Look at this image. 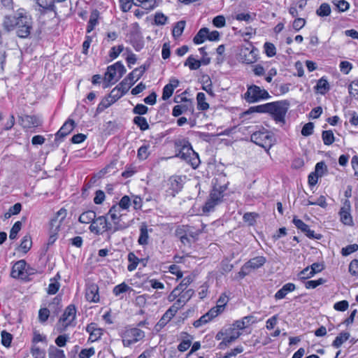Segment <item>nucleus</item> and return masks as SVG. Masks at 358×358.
<instances>
[{
  "mask_svg": "<svg viewBox=\"0 0 358 358\" xmlns=\"http://www.w3.org/2000/svg\"><path fill=\"white\" fill-rule=\"evenodd\" d=\"M2 25L8 31L15 29L16 34L20 38H27L32 29V20L27 13L20 9L13 15H6Z\"/></svg>",
  "mask_w": 358,
  "mask_h": 358,
  "instance_id": "obj_1",
  "label": "nucleus"
},
{
  "mask_svg": "<svg viewBox=\"0 0 358 358\" xmlns=\"http://www.w3.org/2000/svg\"><path fill=\"white\" fill-rule=\"evenodd\" d=\"M176 145L180 148L176 157L186 162L193 169H196L200 164V159L198 154L192 149L190 143L187 141L182 140L176 141Z\"/></svg>",
  "mask_w": 358,
  "mask_h": 358,
  "instance_id": "obj_2",
  "label": "nucleus"
},
{
  "mask_svg": "<svg viewBox=\"0 0 358 358\" xmlns=\"http://www.w3.org/2000/svg\"><path fill=\"white\" fill-rule=\"evenodd\" d=\"M76 308L74 305H69L61 317L55 325V329L58 333L66 331L70 327H74L76 325Z\"/></svg>",
  "mask_w": 358,
  "mask_h": 358,
  "instance_id": "obj_3",
  "label": "nucleus"
},
{
  "mask_svg": "<svg viewBox=\"0 0 358 358\" xmlns=\"http://www.w3.org/2000/svg\"><path fill=\"white\" fill-rule=\"evenodd\" d=\"M250 141L256 145L264 148L266 151H268L274 144L273 134L263 127L252 134Z\"/></svg>",
  "mask_w": 358,
  "mask_h": 358,
  "instance_id": "obj_4",
  "label": "nucleus"
},
{
  "mask_svg": "<svg viewBox=\"0 0 358 358\" xmlns=\"http://www.w3.org/2000/svg\"><path fill=\"white\" fill-rule=\"evenodd\" d=\"M269 113L276 123L284 124L285 123V115L287 113L289 103L284 100L271 102Z\"/></svg>",
  "mask_w": 358,
  "mask_h": 358,
  "instance_id": "obj_5",
  "label": "nucleus"
},
{
  "mask_svg": "<svg viewBox=\"0 0 358 358\" xmlns=\"http://www.w3.org/2000/svg\"><path fill=\"white\" fill-rule=\"evenodd\" d=\"M244 97L247 102L255 103L262 99H267L270 97V95L265 90L256 85H252L248 88Z\"/></svg>",
  "mask_w": 358,
  "mask_h": 358,
  "instance_id": "obj_6",
  "label": "nucleus"
},
{
  "mask_svg": "<svg viewBox=\"0 0 358 358\" xmlns=\"http://www.w3.org/2000/svg\"><path fill=\"white\" fill-rule=\"evenodd\" d=\"M102 80L103 88H107L116 83L126 72L125 69H107Z\"/></svg>",
  "mask_w": 358,
  "mask_h": 358,
  "instance_id": "obj_7",
  "label": "nucleus"
},
{
  "mask_svg": "<svg viewBox=\"0 0 358 358\" xmlns=\"http://www.w3.org/2000/svg\"><path fill=\"white\" fill-rule=\"evenodd\" d=\"M145 337V333L140 329L132 328L124 331L122 336V343L124 347L137 343Z\"/></svg>",
  "mask_w": 358,
  "mask_h": 358,
  "instance_id": "obj_8",
  "label": "nucleus"
},
{
  "mask_svg": "<svg viewBox=\"0 0 358 358\" xmlns=\"http://www.w3.org/2000/svg\"><path fill=\"white\" fill-rule=\"evenodd\" d=\"M258 50L252 45L244 47L240 52V59L243 63L251 64L257 60Z\"/></svg>",
  "mask_w": 358,
  "mask_h": 358,
  "instance_id": "obj_9",
  "label": "nucleus"
},
{
  "mask_svg": "<svg viewBox=\"0 0 358 358\" xmlns=\"http://www.w3.org/2000/svg\"><path fill=\"white\" fill-rule=\"evenodd\" d=\"M108 229L107 220L104 216H100L91 222V232L99 234L107 231Z\"/></svg>",
  "mask_w": 358,
  "mask_h": 358,
  "instance_id": "obj_10",
  "label": "nucleus"
},
{
  "mask_svg": "<svg viewBox=\"0 0 358 358\" xmlns=\"http://www.w3.org/2000/svg\"><path fill=\"white\" fill-rule=\"evenodd\" d=\"M20 123L24 128L31 129L40 126L41 121L34 115H24L20 117Z\"/></svg>",
  "mask_w": 358,
  "mask_h": 358,
  "instance_id": "obj_11",
  "label": "nucleus"
},
{
  "mask_svg": "<svg viewBox=\"0 0 358 358\" xmlns=\"http://www.w3.org/2000/svg\"><path fill=\"white\" fill-rule=\"evenodd\" d=\"M343 206L341 208L339 214L341 222L346 225H352L353 224L352 217L350 213V202L346 199L344 201Z\"/></svg>",
  "mask_w": 358,
  "mask_h": 358,
  "instance_id": "obj_12",
  "label": "nucleus"
},
{
  "mask_svg": "<svg viewBox=\"0 0 358 358\" xmlns=\"http://www.w3.org/2000/svg\"><path fill=\"white\" fill-rule=\"evenodd\" d=\"M26 262L20 260L12 268L11 276L14 278H23L24 277Z\"/></svg>",
  "mask_w": 358,
  "mask_h": 358,
  "instance_id": "obj_13",
  "label": "nucleus"
},
{
  "mask_svg": "<svg viewBox=\"0 0 358 358\" xmlns=\"http://www.w3.org/2000/svg\"><path fill=\"white\" fill-rule=\"evenodd\" d=\"M122 210L120 209L117 206L113 205L109 210L108 215L110 217L111 221L116 225V229L120 227V220L123 214L121 213Z\"/></svg>",
  "mask_w": 358,
  "mask_h": 358,
  "instance_id": "obj_14",
  "label": "nucleus"
},
{
  "mask_svg": "<svg viewBox=\"0 0 358 358\" xmlns=\"http://www.w3.org/2000/svg\"><path fill=\"white\" fill-rule=\"evenodd\" d=\"M134 5L141 7L148 13L158 6L157 0H132Z\"/></svg>",
  "mask_w": 358,
  "mask_h": 358,
  "instance_id": "obj_15",
  "label": "nucleus"
},
{
  "mask_svg": "<svg viewBox=\"0 0 358 358\" xmlns=\"http://www.w3.org/2000/svg\"><path fill=\"white\" fill-rule=\"evenodd\" d=\"M75 127V122L73 120H67L64 124L62 126L60 129L56 134L57 138H64L69 135L73 129Z\"/></svg>",
  "mask_w": 358,
  "mask_h": 358,
  "instance_id": "obj_16",
  "label": "nucleus"
},
{
  "mask_svg": "<svg viewBox=\"0 0 358 358\" xmlns=\"http://www.w3.org/2000/svg\"><path fill=\"white\" fill-rule=\"evenodd\" d=\"M255 322H256L255 317L253 315H248L243 317L241 320L235 321L233 327H236L239 330H243Z\"/></svg>",
  "mask_w": 358,
  "mask_h": 358,
  "instance_id": "obj_17",
  "label": "nucleus"
},
{
  "mask_svg": "<svg viewBox=\"0 0 358 358\" xmlns=\"http://www.w3.org/2000/svg\"><path fill=\"white\" fill-rule=\"evenodd\" d=\"M169 189L171 190V194L175 196L182 188V180L180 177L172 176L169 180Z\"/></svg>",
  "mask_w": 358,
  "mask_h": 358,
  "instance_id": "obj_18",
  "label": "nucleus"
},
{
  "mask_svg": "<svg viewBox=\"0 0 358 358\" xmlns=\"http://www.w3.org/2000/svg\"><path fill=\"white\" fill-rule=\"evenodd\" d=\"M181 232V235L184 236L191 237L192 239H195L198 236V233L194 230V229L188 225H182L178 227L176 230V235L179 236V233Z\"/></svg>",
  "mask_w": 358,
  "mask_h": 358,
  "instance_id": "obj_19",
  "label": "nucleus"
},
{
  "mask_svg": "<svg viewBox=\"0 0 358 358\" xmlns=\"http://www.w3.org/2000/svg\"><path fill=\"white\" fill-rule=\"evenodd\" d=\"M296 289V286L294 283L288 282L284 285L281 289H280L275 294V298L277 300L284 299L286 295L294 291Z\"/></svg>",
  "mask_w": 358,
  "mask_h": 358,
  "instance_id": "obj_20",
  "label": "nucleus"
},
{
  "mask_svg": "<svg viewBox=\"0 0 358 358\" xmlns=\"http://www.w3.org/2000/svg\"><path fill=\"white\" fill-rule=\"evenodd\" d=\"M266 258L263 256L255 257L245 263L249 269H257L266 263Z\"/></svg>",
  "mask_w": 358,
  "mask_h": 358,
  "instance_id": "obj_21",
  "label": "nucleus"
},
{
  "mask_svg": "<svg viewBox=\"0 0 358 358\" xmlns=\"http://www.w3.org/2000/svg\"><path fill=\"white\" fill-rule=\"evenodd\" d=\"M67 212L64 208H61L56 214V216L51 220L50 226L60 228L61 223L66 217Z\"/></svg>",
  "mask_w": 358,
  "mask_h": 358,
  "instance_id": "obj_22",
  "label": "nucleus"
},
{
  "mask_svg": "<svg viewBox=\"0 0 358 358\" xmlns=\"http://www.w3.org/2000/svg\"><path fill=\"white\" fill-rule=\"evenodd\" d=\"M208 40V28L203 27L199 30L193 38V42L196 45L203 43Z\"/></svg>",
  "mask_w": 358,
  "mask_h": 358,
  "instance_id": "obj_23",
  "label": "nucleus"
},
{
  "mask_svg": "<svg viewBox=\"0 0 358 358\" xmlns=\"http://www.w3.org/2000/svg\"><path fill=\"white\" fill-rule=\"evenodd\" d=\"M194 294V291L192 289H189L185 292H180L176 302L183 306L192 297Z\"/></svg>",
  "mask_w": 358,
  "mask_h": 358,
  "instance_id": "obj_24",
  "label": "nucleus"
},
{
  "mask_svg": "<svg viewBox=\"0 0 358 358\" xmlns=\"http://www.w3.org/2000/svg\"><path fill=\"white\" fill-rule=\"evenodd\" d=\"M271 103H267L262 105L250 107L247 111L244 113L245 115L252 113H269Z\"/></svg>",
  "mask_w": 358,
  "mask_h": 358,
  "instance_id": "obj_25",
  "label": "nucleus"
},
{
  "mask_svg": "<svg viewBox=\"0 0 358 358\" xmlns=\"http://www.w3.org/2000/svg\"><path fill=\"white\" fill-rule=\"evenodd\" d=\"M350 335L348 332H341L337 336L332 343V346L336 348L341 347L343 343L348 341Z\"/></svg>",
  "mask_w": 358,
  "mask_h": 358,
  "instance_id": "obj_26",
  "label": "nucleus"
},
{
  "mask_svg": "<svg viewBox=\"0 0 358 358\" xmlns=\"http://www.w3.org/2000/svg\"><path fill=\"white\" fill-rule=\"evenodd\" d=\"M148 228L145 224H143L141 227L140 229V236L138 239V243L141 245H145L148 243Z\"/></svg>",
  "mask_w": 358,
  "mask_h": 358,
  "instance_id": "obj_27",
  "label": "nucleus"
},
{
  "mask_svg": "<svg viewBox=\"0 0 358 358\" xmlns=\"http://www.w3.org/2000/svg\"><path fill=\"white\" fill-rule=\"evenodd\" d=\"M197 108L200 110H206L209 104L206 101V95L203 92H199L196 95Z\"/></svg>",
  "mask_w": 358,
  "mask_h": 358,
  "instance_id": "obj_28",
  "label": "nucleus"
},
{
  "mask_svg": "<svg viewBox=\"0 0 358 358\" xmlns=\"http://www.w3.org/2000/svg\"><path fill=\"white\" fill-rule=\"evenodd\" d=\"M315 88L318 93L324 94L329 90V84L326 79L322 78L317 81Z\"/></svg>",
  "mask_w": 358,
  "mask_h": 358,
  "instance_id": "obj_29",
  "label": "nucleus"
},
{
  "mask_svg": "<svg viewBox=\"0 0 358 358\" xmlns=\"http://www.w3.org/2000/svg\"><path fill=\"white\" fill-rule=\"evenodd\" d=\"M48 357L49 358H66L64 350L54 345H50L48 348Z\"/></svg>",
  "mask_w": 358,
  "mask_h": 358,
  "instance_id": "obj_30",
  "label": "nucleus"
},
{
  "mask_svg": "<svg viewBox=\"0 0 358 358\" xmlns=\"http://www.w3.org/2000/svg\"><path fill=\"white\" fill-rule=\"evenodd\" d=\"M185 27V22L183 20L178 22L173 27L172 34L173 38H179L183 33Z\"/></svg>",
  "mask_w": 358,
  "mask_h": 358,
  "instance_id": "obj_31",
  "label": "nucleus"
},
{
  "mask_svg": "<svg viewBox=\"0 0 358 358\" xmlns=\"http://www.w3.org/2000/svg\"><path fill=\"white\" fill-rule=\"evenodd\" d=\"M200 82L203 85V90L208 93L212 94V82L210 76L208 75L201 76Z\"/></svg>",
  "mask_w": 358,
  "mask_h": 358,
  "instance_id": "obj_32",
  "label": "nucleus"
},
{
  "mask_svg": "<svg viewBox=\"0 0 358 358\" xmlns=\"http://www.w3.org/2000/svg\"><path fill=\"white\" fill-rule=\"evenodd\" d=\"M132 289L131 287L127 285L126 283L122 282L120 285H117L114 287L113 289V293L115 296H119L121 294L125 293L128 291H131Z\"/></svg>",
  "mask_w": 358,
  "mask_h": 358,
  "instance_id": "obj_33",
  "label": "nucleus"
},
{
  "mask_svg": "<svg viewBox=\"0 0 358 358\" xmlns=\"http://www.w3.org/2000/svg\"><path fill=\"white\" fill-rule=\"evenodd\" d=\"M31 245L32 241L31 236L26 235L22 239L20 248L24 253H27L31 248Z\"/></svg>",
  "mask_w": 358,
  "mask_h": 358,
  "instance_id": "obj_34",
  "label": "nucleus"
},
{
  "mask_svg": "<svg viewBox=\"0 0 358 358\" xmlns=\"http://www.w3.org/2000/svg\"><path fill=\"white\" fill-rule=\"evenodd\" d=\"M322 138L324 144L326 145H331L335 141L334 135L331 130L323 131Z\"/></svg>",
  "mask_w": 358,
  "mask_h": 358,
  "instance_id": "obj_35",
  "label": "nucleus"
},
{
  "mask_svg": "<svg viewBox=\"0 0 358 358\" xmlns=\"http://www.w3.org/2000/svg\"><path fill=\"white\" fill-rule=\"evenodd\" d=\"M133 122L137 125L141 130L145 131L149 129V124L147 120L141 116H136L133 120Z\"/></svg>",
  "mask_w": 358,
  "mask_h": 358,
  "instance_id": "obj_36",
  "label": "nucleus"
},
{
  "mask_svg": "<svg viewBox=\"0 0 358 358\" xmlns=\"http://www.w3.org/2000/svg\"><path fill=\"white\" fill-rule=\"evenodd\" d=\"M128 261L129 262V264L127 266V269L129 271H133L136 268L140 259L134 255V253L129 252L128 255Z\"/></svg>",
  "mask_w": 358,
  "mask_h": 358,
  "instance_id": "obj_37",
  "label": "nucleus"
},
{
  "mask_svg": "<svg viewBox=\"0 0 358 358\" xmlns=\"http://www.w3.org/2000/svg\"><path fill=\"white\" fill-rule=\"evenodd\" d=\"M103 334V329L97 328L95 324L91 323V343L98 341Z\"/></svg>",
  "mask_w": 358,
  "mask_h": 358,
  "instance_id": "obj_38",
  "label": "nucleus"
},
{
  "mask_svg": "<svg viewBox=\"0 0 358 358\" xmlns=\"http://www.w3.org/2000/svg\"><path fill=\"white\" fill-rule=\"evenodd\" d=\"M331 10L330 6L327 3H323L316 10V13L320 17H327L331 14Z\"/></svg>",
  "mask_w": 358,
  "mask_h": 358,
  "instance_id": "obj_39",
  "label": "nucleus"
},
{
  "mask_svg": "<svg viewBox=\"0 0 358 358\" xmlns=\"http://www.w3.org/2000/svg\"><path fill=\"white\" fill-rule=\"evenodd\" d=\"M124 94H125L123 92H122L121 89L116 86L110 92L108 98H110V99L112 100L113 103H115L119 99H120Z\"/></svg>",
  "mask_w": 358,
  "mask_h": 358,
  "instance_id": "obj_40",
  "label": "nucleus"
},
{
  "mask_svg": "<svg viewBox=\"0 0 358 358\" xmlns=\"http://www.w3.org/2000/svg\"><path fill=\"white\" fill-rule=\"evenodd\" d=\"M141 69H134V70L126 77L132 85H134L143 74V71Z\"/></svg>",
  "mask_w": 358,
  "mask_h": 358,
  "instance_id": "obj_41",
  "label": "nucleus"
},
{
  "mask_svg": "<svg viewBox=\"0 0 358 358\" xmlns=\"http://www.w3.org/2000/svg\"><path fill=\"white\" fill-rule=\"evenodd\" d=\"M155 24L164 25L167 23L168 17L162 12H157L154 16Z\"/></svg>",
  "mask_w": 358,
  "mask_h": 358,
  "instance_id": "obj_42",
  "label": "nucleus"
},
{
  "mask_svg": "<svg viewBox=\"0 0 358 358\" xmlns=\"http://www.w3.org/2000/svg\"><path fill=\"white\" fill-rule=\"evenodd\" d=\"M331 3L341 12L346 11L350 8V4L345 0H331Z\"/></svg>",
  "mask_w": 358,
  "mask_h": 358,
  "instance_id": "obj_43",
  "label": "nucleus"
},
{
  "mask_svg": "<svg viewBox=\"0 0 358 358\" xmlns=\"http://www.w3.org/2000/svg\"><path fill=\"white\" fill-rule=\"evenodd\" d=\"M131 204V199L129 196L124 195L122 196L118 203L115 204L120 209L127 210Z\"/></svg>",
  "mask_w": 358,
  "mask_h": 358,
  "instance_id": "obj_44",
  "label": "nucleus"
},
{
  "mask_svg": "<svg viewBox=\"0 0 358 358\" xmlns=\"http://www.w3.org/2000/svg\"><path fill=\"white\" fill-rule=\"evenodd\" d=\"M255 16V14H252L250 13H241L236 15L235 19L238 21L250 22L253 20Z\"/></svg>",
  "mask_w": 358,
  "mask_h": 358,
  "instance_id": "obj_45",
  "label": "nucleus"
},
{
  "mask_svg": "<svg viewBox=\"0 0 358 358\" xmlns=\"http://www.w3.org/2000/svg\"><path fill=\"white\" fill-rule=\"evenodd\" d=\"M59 287H60L59 282L55 278L51 279L50 283L49 284L48 287V293L49 294H55L58 292Z\"/></svg>",
  "mask_w": 358,
  "mask_h": 358,
  "instance_id": "obj_46",
  "label": "nucleus"
},
{
  "mask_svg": "<svg viewBox=\"0 0 358 358\" xmlns=\"http://www.w3.org/2000/svg\"><path fill=\"white\" fill-rule=\"evenodd\" d=\"M211 320H213L209 317V315L207 313H206L203 315H202L199 320L194 321L193 325L194 327L199 328L208 323Z\"/></svg>",
  "mask_w": 358,
  "mask_h": 358,
  "instance_id": "obj_47",
  "label": "nucleus"
},
{
  "mask_svg": "<svg viewBox=\"0 0 358 358\" xmlns=\"http://www.w3.org/2000/svg\"><path fill=\"white\" fill-rule=\"evenodd\" d=\"M199 53L202 55V57L199 59L200 66H207L210 62V58L207 55L205 48L202 47L199 49Z\"/></svg>",
  "mask_w": 358,
  "mask_h": 358,
  "instance_id": "obj_48",
  "label": "nucleus"
},
{
  "mask_svg": "<svg viewBox=\"0 0 358 358\" xmlns=\"http://www.w3.org/2000/svg\"><path fill=\"white\" fill-rule=\"evenodd\" d=\"M22 228V223L20 221L16 222L10 229L9 238L11 240H14L17 238L18 232Z\"/></svg>",
  "mask_w": 358,
  "mask_h": 358,
  "instance_id": "obj_49",
  "label": "nucleus"
},
{
  "mask_svg": "<svg viewBox=\"0 0 358 358\" xmlns=\"http://www.w3.org/2000/svg\"><path fill=\"white\" fill-rule=\"evenodd\" d=\"M229 301V296L226 293H222L217 301L216 306L224 311L226 305Z\"/></svg>",
  "mask_w": 358,
  "mask_h": 358,
  "instance_id": "obj_50",
  "label": "nucleus"
},
{
  "mask_svg": "<svg viewBox=\"0 0 358 358\" xmlns=\"http://www.w3.org/2000/svg\"><path fill=\"white\" fill-rule=\"evenodd\" d=\"M149 145H143L141 146L138 150V158L141 160H144L149 156Z\"/></svg>",
  "mask_w": 358,
  "mask_h": 358,
  "instance_id": "obj_51",
  "label": "nucleus"
},
{
  "mask_svg": "<svg viewBox=\"0 0 358 358\" xmlns=\"http://www.w3.org/2000/svg\"><path fill=\"white\" fill-rule=\"evenodd\" d=\"M357 250L358 245L355 243L352 245H348L346 247L343 248L341 250V254L343 256H348Z\"/></svg>",
  "mask_w": 358,
  "mask_h": 358,
  "instance_id": "obj_52",
  "label": "nucleus"
},
{
  "mask_svg": "<svg viewBox=\"0 0 358 358\" xmlns=\"http://www.w3.org/2000/svg\"><path fill=\"white\" fill-rule=\"evenodd\" d=\"M326 280L323 278H319L317 280H308L305 282V287L306 289H314L317 286L324 284Z\"/></svg>",
  "mask_w": 358,
  "mask_h": 358,
  "instance_id": "obj_53",
  "label": "nucleus"
},
{
  "mask_svg": "<svg viewBox=\"0 0 358 358\" xmlns=\"http://www.w3.org/2000/svg\"><path fill=\"white\" fill-rule=\"evenodd\" d=\"M209 196L212 198L213 200L217 201L220 203L222 201L224 195L221 194V192L218 191L217 186L215 185Z\"/></svg>",
  "mask_w": 358,
  "mask_h": 358,
  "instance_id": "obj_54",
  "label": "nucleus"
},
{
  "mask_svg": "<svg viewBox=\"0 0 358 358\" xmlns=\"http://www.w3.org/2000/svg\"><path fill=\"white\" fill-rule=\"evenodd\" d=\"M264 48L265 53L266 54V55L268 57H273L276 53L275 47L271 43H268V42L265 43L264 45Z\"/></svg>",
  "mask_w": 358,
  "mask_h": 358,
  "instance_id": "obj_55",
  "label": "nucleus"
},
{
  "mask_svg": "<svg viewBox=\"0 0 358 358\" xmlns=\"http://www.w3.org/2000/svg\"><path fill=\"white\" fill-rule=\"evenodd\" d=\"M12 338V335L10 333L6 331H3L1 332V343L3 346L9 347L10 345Z\"/></svg>",
  "mask_w": 358,
  "mask_h": 358,
  "instance_id": "obj_56",
  "label": "nucleus"
},
{
  "mask_svg": "<svg viewBox=\"0 0 358 358\" xmlns=\"http://www.w3.org/2000/svg\"><path fill=\"white\" fill-rule=\"evenodd\" d=\"M314 124L313 122H308L304 124L301 129V134L304 136H310L313 133Z\"/></svg>",
  "mask_w": 358,
  "mask_h": 358,
  "instance_id": "obj_57",
  "label": "nucleus"
},
{
  "mask_svg": "<svg viewBox=\"0 0 358 358\" xmlns=\"http://www.w3.org/2000/svg\"><path fill=\"white\" fill-rule=\"evenodd\" d=\"M218 204L219 203L217 201L213 200V199L209 196V199L207 200L203 208V211L210 212L214 209L215 206Z\"/></svg>",
  "mask_w": 358,
  "mask_h": 358,
  "instance_id": "obj_58",
  "label": "nucleus"
},
{
  "mask_svg": "<svg viewBox=\"0 0 358 358\" xmlns=\"http://www.w3.org/2000/svg\"><path fill=\"white\" fill-rule=\"evenodd\" d=\"M213 24L217 28H222L226 25V20L223 15H217L213 20Z\"/></svg>",
  "mask_w": 358,
  "mask_h": 358,
  "instance_id": "obj_59",
  "label": "nucleus"
},
{
  "mask_svg": "<svg viewBox=\"0 0 358 358\" xmlns=\"http://www.w3.org/2000/svg\"><path fill=\"white\" fill-rule=\"evenodd\" d=\"M306 21L304 18L298 17L294 20L292 27L295 31H299L306 25Z\"/></svg>",
  "mask_w": 358,
  "mask_h": 358,
  "instance_id": "obj_60",
  "label": "nucleus"
},
{
  "mask_svg": "<svg viewBox=\"0 0 358 358\" xmlns=\"http://www.w3.org/2000/svg\"><path fill=\"white\" fill-rule=\"evenodd\" d=\"M50 316V310L46 308H41L38 311V320L41 323L45 322Z\"/></svg>",
  "mask_w": 358,
  "mask_h": 358,
  "instance_id": "obj_61",
  "label": "nucleus"
},
{
  "mask_svg": "<svg viewBox=\"0 0 358 358\" xmlns=\"http://www.w3.org/2000/svg\"><path fill=\"white\" fill-rule=\"evenodd\" d=\"M348 92L352 96H358V80H355L349 85Z\"/></svg>",
  "mask_w": 358,
  "mask_h": 358,
  "instance_id": "obj_62",
  "label": "nucleus"
},
{
  "mask_svg": "<svg viewBox=\"0 0 358 358\" xmlns=\"http://www.w3.org/2000/svg\"><path fill=\"white\" fill-rule=\"evenodd\" d=\"M349 272L352 275L358 276V259H353L350 263Z\"/></svg>",
  "mask_w": 358,
  "mask_h": 358,
  "instance_id": "obj_63",
  "label": "nucleus"
},
{
  "mask_svg": "<svg viewBox=\"0 0 358 358\" xmlns=\"http://www.w3.org/2000/svg\"><path fill=\"white\" fill-rule=\"evenodd\" d=\"M31 355L34 358H45V352L38 347L31 348Z\"/></svg>",
  "mask_w": 358,
  "mask_h": 358,
  "instance_id": "obj_64",
  "label": "nucleus"
}]
</instances>
